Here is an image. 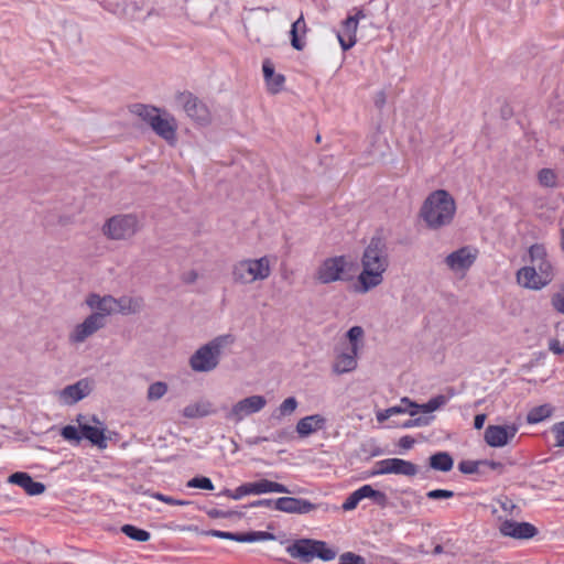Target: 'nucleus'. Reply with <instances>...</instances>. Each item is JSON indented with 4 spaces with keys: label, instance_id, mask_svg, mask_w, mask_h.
<instances>
[{
    "label": "nucleus",
    "instance_id": "nucleus-1",
    "mask_svg": "<svg viewBox=\"0 0 564 564\" xmlns=\"http://www.w3.org/2000/svg\"><path fill=\"white\" fill-rule=\"evenodd\" d=\"M361 265L362 270L357 279V291L367 293L382 283L383 273L389 265L386 245L380 238L370 240L364 251Z\"/></svg>",
    "mask_w": 564,
    "mask_h": 564
},
{
    "label": "nucleus",
    "instance_id": "nucleus-2",
    "mask_svg": "<svg viewBox=\"0 0 564 564\" xmlns=\"http://www.w3.org/2000/svg\"><path fill=\"white\" fill-rule=\"evenodd\" d=\"M529 257L531 264L517 272V281L524 289L540 291L553 281L555 269L543 245L531 246Z\"/></svg>",
    "mask_w": 564,
    "mask_h": 564
},
{
    "label": "nucleus",
    "instance_id": "nucleus-3",
    "mask_svg": "<svg viewBox=\"0 0 564 564\" xmlns=\"http://www.w3.org/2000/svg\"><path fill=\"white\" fill-rule=\"evenodd\" d=\"M456 203L445 189L429 194L420 208V217L427 228L436 230L448 226L455 216Z\"/></svg>",
    "mask_w": 564,
    "mask_h": 564
},
{
    "label": "nucleus",
    "instance_id": "nucleus-4",
    "mask_svg": "<svg viewBox=\"0 0 564 564\" xmlns=\"http://www.w3.org/2000/svg\"><path fill=\"white\" fill-rule=\"evenodd\" d=\"M129 111L148 123L153 132L167 144H176L178 123L172 113L165 109L144 104H133L129 106Z\"/></svg>",
    "mask_w": 564,
    "mask_h": 564
},
{
    "label": "nucleus",
    "instance_id": "nucleus-5",
    "mask_svg": "<svg viewBox=\"0 0 564 564\" xmlns=\"http://www.w3.org/2000/svg\"><path fill=\"white\" fill-rule=\"evenodd\" d=\"M234 341L232 335L225 334L202 345L188 359L191 369L195 372H212L218 367L224 350Z\"/></svg>",
    "mask_w": 564,
    "mask_h": 564
},
{
    "label": "nucleus",
    "instance_id": "nucleus-6",
    "mask_svg": "<svg viewBox=\"0 0 564 564\" xmlns=\"http://www.w3.org/2000/svg\"><path fill=\"white\" fill-rule=\"evenodd\" d=\"M272 272L271 260L268 256L258 259H242L232 267V279L236 283L248 285L267 280Z\"/></svg>",
    "mask_w": 564,
    "mask_h": 564
},
{
    "label": "nucleus",
    "instance_id": "nucleus-7",
    "mask_svg": "<svg viewBox=\"0 0 564 564\" xmlns=\"http://www.w3.org/2000/svg\"><path fill=\"white\" fill-rule=\"evenodd\" d=\"M354 263L345 256L324 259L314 273V279L321 284H330L349 280L352 275Z\"/></svg>",
    "mask_w": 564,
    "mask_h": 564
},
{
    "label": "nucleus",
    "instance_id": "nucleus-8",
    "mask_svg": "<svg viewBox=\"0 0 564 564\" xmlns=\"http://www.w3.org/2000/svg\"><path fill=\"white\" fill-rule=\"evenodd\" d=\"M141 220L134 214H119L102 226V234L110 240H129L141 229Z\"/></svg>",
    "mask_w": 564,
    "mask_h": 564
},
{
    "label": "nucleus",
    "instance_id": "nucleus-9",
    "mask_svg": "<svg viewBox=\"0 0 564 564\" xmlns=\"http://www.w3.org/2000/svg\"><path fill=\"white\" fill-rule=\"evenodd\" d=\"M293 558L308 563L315 557L323 561H332L336 557V551L330 549L326 542L311 539H301L288 547Z\"/></svg>",
    "mask_w": 564,
    "mask_h": 564
},
{
    "label": "nucleus",
    "instance_id": "nucleus-10",
    "mask_svg": "<svg viewBox=\"0 0 564 564\" xmlns=\"http://www.w3.org/2000/svg\"><path fill=\"white\" fill-rule=\"evenodd\" d=\"M267 398L261 394H252L234 403L230 409L227 410L225 419L228 422L238 424L246 417L261 412L267 406Z\"/></svg>",
    "mask_w": 564,
    "mask_h": 564
},
{
    "label": "nucleus",
    "instance_id": "nucleus-11",
    "mask_svg": "<svg viewBox=\"0 0 564 564\" xmlns=\"http://www.w3.org/2000/svg\"><path fill=\"white\" fill-rule=\"evenodd\" d=\"M176 102L186 116L200 126H206L212 120L208 107L192 93L183 91L176 95Z\"/></svg>",
    "mask_w": 564,
    "mask_h": 564
},
{
    "label": "nucleus",
    "instance_id": "nucleus-12",
    "mask_svg": "<svg viewBox=\"0 0 564 564\" xmlns=\"http://www.w3.org/2000/svg\"><path fill=\"white\" fill-rule=\"evenodd\" d=\"M478 257V250L471 246L462 247L444 259V263L454 274L464 276L465 273L473 267Z\"/></svg>",
    "mask_w": 564,
    "mask_h": 564
},
{
    "label": "nucleus",
    "instance_id": "nucleus-13",
    "mask_svg": "<svg viewBox=\"0 0 564 564\" xmlns=\"http://www.w3.org/2000/svg\"><path fill=\"white\" fill-rule=\"evenodd\" d=\"M417 473L419 467L412 462L402 458H386L378 460L375 464L370 475H399L405 477H414Z\"/></svg>",
    "mask_w": 564,
    "mask_h": 564
},
{
    "label": "nucleus",
    "instance_id": "nucleus-14",
    "mask_svg": "<svg viewBox=\"0 0 564 564\" xmlns=\"http://www.w3.org/2000/svg\"><path fill=\"white\" fill-rule=\"evenodd\" d=\"M220 0H186L185 12L197 24L208 23L218 11Z\"/></svg>",
    "mask_w": 564,
    "mask_h": 564
},
{
    "label": "nucleus",
    "instance_id": "nucleus-15",
    "mask_svg": "<svg viewBox=\"0 0 564 564\" xmlns=\"http://www.w3.org/2000/svg\"><path fill=\"white\" fill-rule=\"evenodd\" d=\"M104 327L105 323H101L97 315L89 314L69 330L67 340L73 346L82 345Z\"/></svg>",
    "mask_w": 564,
    "mask_h": 564
},
{
    "label": "nucleus",
    "instance_id": "nucleus-16",
    "mask_svg": "<svg viewBox=\"0 0 564 564\" xmlns=\"http://www.w3.org/2000/svg\"><path fill=\"white\" fill-rule=\"evenodd\" d=\"M343 32L347 35L361 33L370 34L376 32L371 17L362 9L354 8L343 21Z\"/></svg>",
    "mask_w": 564,
    "mask_h": 564
},
{
    "label": "nucleus",
    "instance_id": "nucleus-17",
    "mask_svg": "<svg viewBox=\"0 0 564 564\" xmlns=\"http://www.w3.org/2000/svg\"><path fill=\"white\" fill-rule=\"evenodd\" d=\"M94 389L93 380L84 378L77 382L66 386L57 392L58 401L65 405H73L88 397Z\"/></svg>",
    "mask_w": 564,
    "mask_h": 564
},
{
    "label": "nucleus",
    "instance_id": "nucleus-18",
    "mask_svg": "<svg viewBox=\"0 0 564 564\" xmlns=\"http://www.w3.org/2000/svg\"><path fill=\"white\" fill-rule=\"evenodd\" d=\"M86 305L93 311L90 315H97L101 323L106 324V317L115 314L116 297L111 295L89 294L85 300Z\"/></svg>",
    "mask_w": 564,
    "mask_h": 564
},
{
    "label": "nucleus",
    "instance_id": "nucleus-19",
    "mask_svg": "<svg viewBox=\"0 0 564 564\" xmlns=\"http://www.w3.org/2000/svg\"><path fill=\"white\" fill-rule=\"evenodd\" d=\"M516 425H488L484 438L491 447L506 446L517 434Z\"/></svg>",
    "mask_w": 564,
    "mask_h": 564
},
{
    "label": "nucleus",
    "instance_id": "nucleus-20",
    "mask_svg": "<svg viewBox=\"0 0 564 564\" xmlns=\"http://www.w3.org/2000/svg\"><path fill=\"white\" fill-rule=\"evenodd\" d=\"M206 535H212L220 539H228L241 543H253L262 541H273L275 536L272 533L264 531H250L241 533L225 532L219 530H209L204 532Z\"/></svg>",
    "mask_w": 564,
    "mask_h": 564
},
{
    "label": "nucleus",
    "instance_id": "nucleus-21",
    "mask_svg": "<svg viewBox=\"0 0 564 564\" xmlns=\"http://www.w3.org/2000/svg\"><path fill=\"white\" fill-rule=\"evenodd\" d=\"M499 531L503 536L517 540L532 539L536 535V528L528 522H516L513 520H505L499 525Z\"/></svg>",
    "mask_w": 564,
    "mask_h": 564
},
{
    "label": "nucleus",
    "instance_id": "nucleus-22",
    "mask_svg": "<svg viewBox=\"0 0 564 564\" xmlns=\"http://www.w3.org/2000/svg\"><path fill=\"white\" fill-rule=\"evenodd\" d=\"M274 508L286 513L304 514L315 510L316 507L314 503L305 499L281 497L274 501Z\"/></svg>",
    "mask_w": 564,
    "mask_h": 564
},
{
    "label": "nucleus",
    "instance_id": "nucleus-23",
    "mask_svg": "<svg viewBox=\"0 0 564 564\" xmlns=\"http://www.w3.org/2000/svg\"><path fill=\"white\" fill-rule=\"evenodd\" d=\"M327 420L322 414H312L299 420L295 431L300 437L305 438L326 427Z\"/></svg>",
    "mask_w": 564,
    "mask_h": 564
},
{
    "label": "nucleus",
    "instance_id": "nucleus-24",
    "mask_svg": "<svg viewBox=\"0 0 564 564\" xmlns=\"http://www.w3.org/2000/svg\"><path fill=\"white\" fill-rule=\"evenodd\" d=\"M357 357L358 352L349 348L338 352L332 365L333 372L344 375L354 371L358 365Z\"/></svg>",
    "mask_w": 564,
    "mask_h": 564
},
{
    "label": "nucleus",
    "instance_id": "nucleus-25",
    "mask_svg": "<svg viewBox=\"0 0 564 564\" xmlns=\"http://www.w3.org/2000/svg\"><path fill=\"white\" fill-rule=\"evenodd\" d=\"M262 73L270 94L275 95L282 91L285 77L282 74L275 73L273 63L268 58L263 61Z\"/></svg>",
    "mask_w": 564,
    "mask_h": 564
},
{
    "label": "nucleus",
    "instance_id": "nucleus-26",
    "mask_svg": "<svg viewBox=\"0 0 564 564\" xmlns=\"http://www.w3.org/2000/svg\"><path fill=\"white\" fill-rule=\"evenodd\" d=\"M8 481L23 488L30 496H37L45 491L44 484L33 480L29 474L23 471L10 475Z\"/></svg>",
    "mask_w": 564,
    "mask_h": 564
},
{
    "label": "nucleus",
    "instance_id": "nucleus-27",
    "mask_svg": "<svg viewBox=\"0 0 564 564\" xmlns=\"http://www.w3.org/2000/svg\"><path fill=\"white\" fill-rule=\"evenodd\" d=\"M216 412L217 411L210 401L200 400L186 405L183 409L182 414L187 419H197L214 415Z\"/></svg>",
    "mask_w": 564,
    "mask_h": 564
},
{
    "label": "nucleus",
    "instance_id": "nucleus-28",
    "mask_svg": "<svg viewBox=\"0 0 564 564\" xmlns=\"http://www.w3.org/2000/svg\"><path fill=\"white\" fill-rule=\"evenodd\" d=\"M115 314L131 315L142 311L144 303L141 297L121 296L116 299Z\"/></svg>",
    "mask_w": 564,
    "mask_h": 564
},
{
    "label": "nucleus",
    "instance_id": "nucleus-29",
    "mask_svg": "<svg viewBox=\"0 0 564 564\" xmlns=\"http://www.w3.org/2000/svg\"><path fill=\"white\" fill-rule=\"evenodd\" d=\"M80 431L83 438L88 440L93 445H96L100 449L107 447V438L102 427L80 423Z\"/></svg>",
    "mask_w": 564,
    "mask_h": 564
},
{
    "label": "nucleus",
    "instance_id": "nucleus-30",
    "mask_svg": "<svg viewBox=\"0 0 564 564\" xmlns=\"http://www.w3.org/2000/svg\"><path fill=\"white\" fill-rule=\"evenodd\" d=\"M252 495H263V494H271V492H279V494H291L293 492L288 487H285L282 484L268 480V479H260L258 481L249 482Z\"/></svg>",
    "mask_w": 564,
    "mask_h": 564
},
{
    "label": "nucleus",
    "instance_id": "nucleus-31",
    "mask_svg": "<svg viewBox=\"0 0 564 564\" xmlns=\"http://www.w3.org/2000/svg\"><path fill=\"white\" fill-rule=\"evenodd\" d=\"M446 402L447 398L445 395L440 394L432 398L431 400L423 404H417L411 401L410 406L411 410L415 412V415H417L419 413L427 414L441 409L443 405L446 404Z\"/></svg>",
    "mask_w": 564,
    "mask_h": 564
},
{
    "label": "nucleus",
    "instance_id": "nucleus-32",
    "mask_svg": "<svg viewBox=\"0 0 564 564\" xmlns=\"http://www.w3.org/2000/svg\"><path fill=\"white\" fill-rule=\"evenodd\" d=\"M360 499H371L376 505L386 507L388 503V497L384 492L373 489L370 485H364L357 489Z\"/></svg>",
    "mask_w": 564,
    "mask_h": 564
},
{
    "label": "nucleus",
    "instance_id": "nucleus-33",
    "mask_svg": "<svg viewBox=\"0 0 564 564\" xmlns=\"http://www.w3.org/2000/svg\"><path fill=\"white\" fill-rule=\"evenodd\" d=\"M454 460L446 452H438L430 457V466L435 470L449 471L453 468Z\"/></svg>",
    "mask_w": 564,
    "mask_h": 564
},
{
    "label": "nucleus",
    "instance_id": "nucleus-34",
    "mask_svg": "<svg viewBox=\"0 0 564 564\" xmlns=\"http://www.w3.org/2000/svg\"><path fill=\"white\" fill-rule=\"evenodd\" d=\"M554 409L550 404L534 406L528 412L527 422L530 424L540 423L550 417Z\"/></svg>",
    "mask_w": 564,
    "mask_h": 564
},
{
    "label": "nucleus",
    "instance_id": "nucleus-35",
    "mask_svg": "<svg viewBox=\"0 0 564 564\" xmlns=\"http://www.w3.org/2000/svg\"><path fill=\"white\" fill-rule=\"evenodd\" d=\"M297 406V400L294 397H289L282 401V403L278 406L272 416L276 420L290 416L296 411Z\"/></svg>",
    "mask_w": 564,
    "mask_h": 564
},
{
    "label": "nucleus",
    "instance_id": "nucleus-36",
    "mask_svg": "<svg viewBox=\"0 0 564 564\" xmlns=\"http://www.w3.org/2000/svg\"><path fill=\"white\" fill-rule=\"evenodd\" d=\"M169 391V386L164 381H155L148 387L147 400L155 402L161 400Z\"/></svg>",
    "mask_w": 564,
    "mask_h": 564
},
{
    "label": "nucleus",
    "instance_id": "nucleus-37",
    "mask_svg": "<svg viewBox=\"0 0 564 564\" xmlns=\"http://www.w3.org/2000/svg\"><path fill=\"white\" fill-rule=\"evenodd\" d=\"M538 182L543 187L554 188L558 184V176L554 170L545 167L539 171Z\"/></svg>",
    "mask_w": 564,
    "mask_h": 564
},
{
    "label": "nucleus",
    "instance_id": "nucleus-38",
    "mask_svg": "<svg viewBox=\"0 0 564 564\" xmlns=\"http://www.w3.org/2000/svg\"><path fill=\"white\" fill-rule=\"evenodd\" d=\"M78 427L74 425H66L62 429L61 435L64 440H66L69 443L78 445L80 441L83 440L82 431H80V419H78Z\"/></svg>",
    "mask_w": 564,
    "mask_h": 564
},
{
    "label": "nucleus",
    "instance_id": "nucleus-39",
    "mask_svg": "<svg viewBox=\"0 0 564 564\" xmlns=\"http://www.w3.org/2000/svg\"><path fill=\"white\" fill-rule=\"evenodd\" d=\"M121 531L130 539L139 542H147L150 540V533L145 530L139 529L131 524H126L121 528Z\"/></svg>",
    "mask_w": 564,
    "mask_h": 564
},
{
    "label": "nucleus",
    "instance_id": "nucleus-40",
    "mask_svg": "<svg viewBox=\"0 0 564 564\" xmlns=\"http://www.w3.org/2000/svg\"><path fill=\"white\" fill-rule=\"evenodd\" d=\"M364 337V329L360 326H354L347 332V338L349 340V349L359 352L361 348V339Z\"/></svg>",
    "mask_w": 564,
    "mask_h": 564
},
{
    "label": "nucleus",
    "instance_id": "nucleus-41",
    "mask_svg": "<svg viewBox=\"0 0 564 564\" xmlns=\"http://www.w3.org/2000/svg\"><path fill=\"white\" fill-rule=\"evenodd\" d=\"M411 400L409 398H402L400 401V404L395 406L388 408L390 415H398V414H409L411 416H415V412L411 410Z\"/></svg>",
    "mask_w": 564,
    "mask_h": 564
},
{
    "label": "nucleus",
    "instance_id": "nucleus-42",
    "mask_svg": "<svg viewBox=\"0 0 564 564\" xmlns=\"http://www.w3.org/2000/svg\"><path fill=\"white\" fill-rule=\"evenodd\" d=\"M481 464L480 460H463L458 464V469L463 474H476L481 471Z\"/></svg>",
    "mask_w": 564,
    "mask_h": 564
},
{
    "label": "nucleus",
    "instance_id": "nucleus-43",
    "mask_svg": "<svg viewBox=\"0 0 564 564\" xmlns=\"http://www.w3.org/2000/svg\"><path fill=\"white\" fill-rule=\"evenodd\" d=\"M187 487L189 488H199V489H204V490H213L214 489V485L212 482V480L207 477H195V478H192L188 482H187Z\"/></svg>",
    "mask_w": 564,
    "mask_h": 564
},
{
    "label": "nucleus",
    "instance_id": "nucleus-44",
    "mask_svg": "<svg viewBox=\"0 0 564 564\" xmlns=\"http://www.w3.org/2000/svg\"><path fill=\"white\" fill-rule=\"evenodd\" d=\"M339 564H366V560L352 552H346L339 556Z\"/></svg>",
    "mask_w": 564,
    "mask_h": 564
},
{
    "label": "nucleus",
    "instance_id": "nucleus-45",
    "mask_svg": "<svg viewBox=\"0 0 564 564\" xmlns=\"http://www.w3.org/2000/svg\"><path fill=\"white\" fill-rule=\"evenodd\" d=\"M361 501L360 496L357 490L351 492L345 502L343 503L341 508L345 511H351L357 508L358 503Z\"/></svg>",
    "mask_w": 564,
    "mask_h": 564
},
{
    "label": "nucleus",
    "instance_id": "nucleus-46",
    "mask_svg": "<svg viewBox=\"0 0 564 564\" xmlns=\"http://www.w3.org/2000/svg\"><path fill=\"white\" fill-rule=\"evenodd\" d=\"M252 495V490L249 482L242 484L239 487H237L232 492H230L228 496L232 498L234 500H239L243 498L245 496Z\"/></svg>",
    "mask_w": 564,
    "mask_h": 564
},
{
    "label": "nucleus",
    "instance_id": "nucleus-47",
    "mask_svg": "<svg viewBox=\"0 0 564 564\" xmlns=\"http://www.w3.org/2000/svg\"><path fill=\"white\" fill-rule=\"evenodd\" d=\"M552 432L555 436V446L564 447V421L554 424Z\"/></svg>",
    "mask_w": 564,
    "mask_h": 564
},
{
    "label": "nucleus",
    "instance_id": "nucleus-48",
    "mask_svg": "<svg viewBox=\"0 0 564 564\" xmlns=\"http://www.w3.org/2000/svg\"><path fill=\"white\" fill-rule=\"evenodd\" d=\"M150 496L154 499H158L160 501H163V502H165L167 505H172V506H185V505L189 503L188 501L178 500V499L172 498L170 496H164L160 492H152V494H150Z\"/></svg>",
    "mask_w": 564,
    "mask_h": 564
},
{
    "label": "nucleus",
    "instance_id": "nucleus-49",
    "mask_svg": "<svg viewBox=\"0 0 564 564\" xmlns=\"http://www.w3.org/2000/svg\"><path fill=\"white\" fill-rule=\"evenodd\" d=\"M433 416H420L416 419H410L403 423V427H416V426H426L431 423Z\"/></svg>",
    "mask_w": 564,
    "mask_h": 564
},
{
    "label": "nucleus",
    "instance_id": "nucleus-50",
    "mask_svg": "<svg viewBox=\"0 0 564 564\" xmlns=\"http://www.w3.org/2000/svg\"><path fill=\"white\" fill-rule=\"evenodd\" d=\"M429 499L437 500V499H449L454 497V492L452 490L446 489H434L426 494Z\"/></svg>",
    "mask_w": 564,
    "mask_h": 564
},
{
    "label": "nucleus",
    "instance_id": "nucleus-51",
    "mask_svg": "<svg viewBox=\"0 0 564 564\" xmlns=\"http://www.w3.org/2000/svg\"><path fill=\"white\" fill-rule=\"evenodd\" d=\"M551 305L556 312L564 314V294L554 293L551 297Z\"/></svg>",
    "mask_w": 564,
    "mask_h": 564
},
{
    "label": "nucleus",
    "instance_id": "nucleus-52",
    "mask_svg": "<svg viewBox=\"0 0 564 564\" xmlns=\"http://www.w3.org/2000/svg\"><path fill=\"white\" fill-rule=\"evenodd\" d=\"M498 503L501 507V509L508 512L510 516L517 514L514 511L518 510V507L513 503L511 499L505 497L499 499Z\"/></svg>",
    "mask_w": 564,
    "mask_h": 564
},
{
    "label": "nucleus",
    "instance_id": "nucleus-53",
    "mask_svg": "<svg viewBox=\"0 0 564 564\" xmlns=\"http://www.w3.org/2000/svg\"><path fill=\"white\" fill-rule=\"evenodd\" d=\"M481 464V471L486 468H489L491 470L497 471L498 474H501L503 471V464L500 462H494V460H480Z\"/></svg>",
    "mask_w": 564,
    "mask_h": 564
},
{
    "label": "nucleus",
    "instance_id": "nucleus-54",
    "mask_svg": "<svg viewBox=\"0 0 564 564\" xmlns=\"http://www.w3.org/2000/svg\"><path fill=\"white\" fill-rule=\"evenodd\" d=\"M306 32V25L304 19L301 17L299 18L293 24L292 29L290 31V35H297L299 33H305Z\"/></svg>",
    "mask_w": 564,
    "mask_h": 564
},
{
    "label": "nucleus",
    "instance_id": "nucleus-55",
    "mask_svg": "<svg viewBox=\"0 0 564 564\" xmlns=\"http://www.w3.org/2000/svg\"><path fill=\"white\" fill-rule=\"evenodd\" d=\"M343 51L351 48L356 44V37H337Z\"/></svg>",
    "mask_w": 564,
    "mask_h": 564
},
{
    "label": "nucleus",
    "instance_id": "nucleus-56",
    "mask_svg": "<svg viewBox=\"0 0 564 564\" xmlns=\"http://www.w3.org/2000/svg\"><path fill=\"white\" fill-rule=\"evenodd\" d=\"M550 350L556 355L564 354V346L560 343V340L554 339L550 343Z\"/></svg>",
    "mask_w": 564,
    "mask_h": 564
},
{
    "label": "nucleus",
    "instance_id": "nucleus-57",
    "mask_svg": "<svg viewBox=\"0 0 564 564\" xmlns=\"http://www.w3.org/2000/svg\"><path fill=\"white\" fill-rule=\"evenodd\" d=\"M399 445L404 449H410L414 445V438L409 435L403 436L400 438Z\"/></svg>",
    "mask_w": 564,
    "mask_h": 564
},
{
    "label": "nucleus",
    "instance_id": "nucleus-58",
    "mask_svg": "<svg viewBox=\"0 0 564 564\" xmlns=\"http://www.w3.org/2000/svg\"><path fill=\"white\" fill-rule=\"evenodd\" d=\"M270 438L267 437V436H254V437H249L246 440V443L250 446L252 445H259L260 443L262 442H267L269 441Z\"/></svg>",
    "mask_w": 564,
    "mask_h": 564
},
{
    "label": "nucleus",
    "instance_id": "nucleus-59",
    "mask_svg": "<svg viewBox=\"0 0 564 564\" xmlns=\"http://www.w3.org/2000/svg\"><path fill=\"white\" fill-rule=\"evenodd\" d=\"M291 44L295 50H302L305 46V37H291Z\"/></svg>",
    "mask_w": 564,
    "mask_h": 564
},
{
    "label": "nucleus",
    "instance_id": "nucleus-60",
    "mask_svg": "<svg viewBox=\"0 0 564 564\" xmlns=\"http://www.w3.org/2000/svg\"><path fill=\"white\" fill-rule=\"evenodd\" d=\"M486 421V414H477L474 420V426L476 430H480L484 427Z\"/></svg>",
    "mask_w": 564,
    "mask_h": 564
},
{
    "label": "nucleus",
    "instance_id": "nucleus-61",
    "mask_svg": "<svg viewBox=\"0 0 564 564\" xmlns=\"http://www.w3.org/2000/svg\"><path fill=\"white\" fill-rule=\"evenodd\" d=\"M376 417H377V421L380 423L387 421L388 419L391 417L389 409L377 412Z\"/></svg>",
    "mask_w": 564,
    "mask_h": 564
},
{
    "label": "nucleus",
    "instance_id": "nucleus-62",
    "mask_svg": "<svg viewBox=\"0 0 564 564\" xmlns=\"http://www.w3.org/2000/svg\"><path fill=\"white\" fill-rule=\"evenodd\" d=\"M386 101V97L383 93H380L376 99V105L381 107Z\"/></svg>",
    "mask_w": 564,
    "mask_h": 564
},
{
    "label": "nucleus",
    "instance_id": "nucleus-63",
    "mask_svg": "<svg viewBox=\"0 0 564 564\" xmlns=\"http://www.w3.org/2000/svg\"><path fill=\"white\" fill-rule=\"evenodd\" d=\"M272 502V500L270 499H264V500H259L257 501L253 506H270Z\"/></svg>",
    "mask_w": 564,
    "mask_h": 564
},
{
    "label": "nucleus",
    "instance_id": "nucleus-64",
    "mask_svg": "<svg viewBox=\"0 0 564 564\" xmlns=\"http://www.w3.org/2000/svg\"><path fill=\"white\" fill-rule=\"evenodd\" d=\"M284 436V432H276L273 436H272V441H280L282 440Z\"/></svg>",
    "mask_w": 564,
    "mask_h": 564
}]
</instances>
